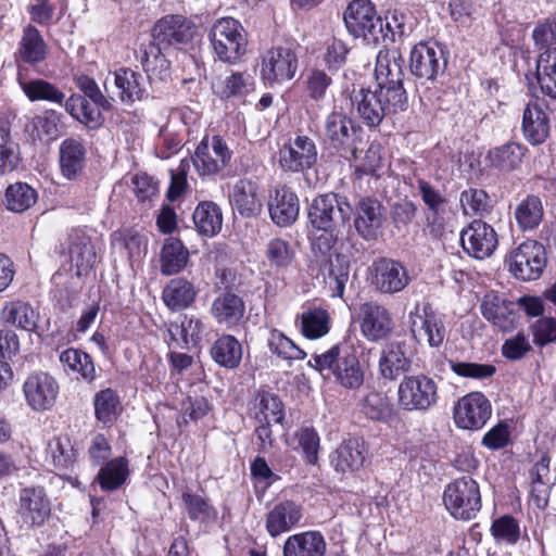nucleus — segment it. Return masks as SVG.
<instances>
[{
  "label": "nucleus",
  "instance_id": "nucleus-57",
  "mask_svg": "<svg viewBox=\"0 0 556 556\" xmlns=\"http://www.w3.org/2000/svg\"><path fill=\"white\" fill-rule=\"evenodd\" d=\"M2 314L5 323L21 329L31 331L37 327L38 313L26 302H10L4 306Z\"/></svg>",
  "mask_w": 556,
  "mask_h": 556
},
{
  "label": "nucleus",
  "instance_id": "nucleus-38",
  "mask_svg": "<svg viewBox=\"0 0 556 556\" xmlns=\"http://www.w3.org/2000/svg\"><path fill=\"white\" fill-rule=\"evenodd\" d=\"M418 195L421 198L429 214L427 215V224L431 231H435L441 227L440 217L445 213L448 203L446 197L430 181L424 178H417L414 185Z\"/></svg>",
  "mask_w": 556,
  "mask_h": 556
},
{
  "label": "nucleus",
  "instance_id": "nucleus-63",
  "mask_svg": "<svg viewBox=\"0 0 556 556\" xmlns=\"http://www.w3.org/2000/svg\"><path fill=\"white\" fill-rule=\"evenodd\" d=\"M66 0H36V3L28 8L30 20L41 26L49 25L55 12L59 18L65 13Z\"/></svg>",
  "mask_w": 556,
  "mask_h": 556
},
{
  "label": "nucleus",
  "instance_id": "nucleus-29",
  "mask_svg": "<svg viewBox=\"0 0 556 556\" xmlns=\"http://www.w3.org/2000/svg\"><path fill=\"white\" fill-rule=\"evenodd\" d=\"M116 89V96L124 104H132L147 98L146 78L129 67H119L110 73Z\"/></svg>",
  "mask_w": 556,
  "mask_h": 556
},
{
  "label": "nucleus",
  "instance_id": "nucleus-58",
  "mask_svg": "<svg viewBox=\"0 0 556 556\" xmlns=\"http://www.w3.org/2000/svg\"><path fill=\"white\" fill-rule=\"evenodd\" d=\"M515 218L518 226L523 230L535 229L543 218L542 201L536 195H528L515 210Z\"/></svg>",
  "mask_w": 556,
  "mask_h": 556
},
{
  "label": "nucleus",
  "instance_id": "nucleus-11",
  "mask_svg": "<svg viewBox=\"0 0 556 556\" xmlns=\"http://www.w3.org/2000/svg\"><path fill=\"white\" fill-rule=\"evenodd\" d=\"M232 151L220 135L204 136L198 144L192 162L201 177H215L230 163Z\"/></svg>",
  "mask_w": 556,
  "mask_h": 556
},
{
  "label": "nucleus",
  "instance_id": "nucleus-27",
  "mask_svg": "<svg viewBox=\"0 0 556 556\" xmlns=\"http://www.w3.org/2000/svg\"><path fill=\"white\" fill-rule=\"evenodd\" d=\"M303 518L302 506L291 500L276 503L266 514L265 528L269 536L278 538L298 527Z\"/></svg>",
  "mask_w": 556,
  "mask_h": 556
},
{
  "label": "nucleus",
  "instance_id": "nucleus-41",
  "mask_svg": "<svg viewBox=\"0 0 556 556\" xmlns=\"http://www.w3.org/2000/svg\"><path fill=\"white\" fill-rule=\"evenodd\" d=\"M198 294L194 285L184 278H173L165 286L162 300L164 304L173 312H179L192 305Z\"/></svg>",
  "mask_w": 556,
  "mask_h": 556
},
{
  "label": "nucleus",
  "instance_id": "nucleus-31",
  "mask_svg": "<svg viewBox=\"0 0 556 556\" xmlns=\"http://www.w3.org/2000/svg\"><path fill=\"white\" fill-rule=\"evenodd\" d=\"M367 450L365 442L359 438H349L331 454V465L337 472H354L365 463Z\"/></svg>",
  "mask_w": 556,
  "mask_h": 556
},
{
  "label": "nucleus",
  "instance_id": "nucleus-34",
  "mask_svg": "<svg viewBox=\"0 0 556 556\" xmlns=\"http://www.w3.org/2000/svg\"><path fill=\"white\" fill-rule=\"evenodd\" d=\"M327 543L319 531L290 535L283 543L282 556H325Z\"/></svg>",
  "mask_w": 556,
  "mask_h": 556
},
{
  "label": "nucleus",
  "instance_id": "nucleus-53",
  "mask_svg": "<svg viewBox=\"0 0 556 556\" xmlns=\"http://www.w3.org/2000/svg\"><path fill=\"white\" fill-rule=\"evenodd\" d=\"M128 476V460L125 457H116L101 466L97 481L102 491L111 492L119 489Z\"/></svg>",
  "mask_w": 556,
  "mask_h": 556
},
{
  "label": "nucleus",
  "instance_id": "nucleus-5",
  "mask_svg": "<svg viewBox=\"0 0 556 556\" xmlns=\"http://www.w3.org/2000/svg\"><path fill=\"white\" fill-rule=\"evenodd\" d=\"M443 503L455 519L476 518L482 506L478 482L470 476L454 479L444 489Z\"/></svg>",
  "mask_w": 556,
  "mask_h": 556
},
{
  "label": "nucleus",
  "instance_id": "nucleus-39",
  "mask_svg": "<svg viewBox=\"0 0 556 556\" xmlns=\"http://www.w3.org/2000/svg\"><path fill=\"white\" fill-rule=\"evenodd\" d=\"M325 283L332 298H343L350 277V262L345 255L334 254L320 263Z\"/></svg>",
  "mask_w": 556,
  "mask_h": 556
},
{
  "label": "nucleus",
  "instance_id": "nucleus-19",
  "mask_svg": "<svg viewBox=\"0 0 556 556\" xmlns=\"http://www.w3.org/2000/svg\"><path fill=\"white\" fill-rule=\"evenodd\" d=\"M464 251L478 260L491 256L498 244L497 233L492 226L476 219L460 231Z\"/></svg>",
  "mask_w": 556,
  "mask_h": 556
},
{
  "label": "nucleus",
  "instance_id": "nucleus-7",
  "mask_svg": "<svg viewBox=\"0 0 556 556\" xmlns=\"http://www.w3.org/2000/svg\"><path fill=\"white\" fill-rule=\"evenodd\" d=\"M277 161L281 172L303 174L313 168L318 161L317 144L312 137L295 134L279 148Z\"/></svg>",
  "mask_w": 556,
  "mask_h": 556
},
{
  "label": "nucleus",
  "instance_id": "nucleus-20",
  "mask_svg": "<svg viewBox=\"0 0 556 556\" xmlns=\"http://www.w3.org/2000/svg\"><path fill=\"white\" fill-rule=\"evenodd\" d=\"M370 273L371 285L384 294L401 292L410 281L407 268L392 258L376 260L370 267Z\"/></svg>",
  "mask_w": 556,
  "mask_h": 556
},
{
  "label": "nucleus",
  "instance_id": "nucleus-54",
  "mask_svg": "<svg viewBox=\"0 0 556 556\" xmlns=\"http://www.w3.org/2000/svg\"><path fill=\"white\" fill-rule=\"evenodd\" d=\"M301 332L311 340L326 336L330 330L329 313L319 306H308L300 315Z\"/></svg>",
  "mask_w": 556,
  "mask_h": 556
},
{
  "label": "nucleus",
  "instance_id": "nucleus-22",
  "mask_svg": "<svg viewBox=\"0 0 556 556\" xmlns=\"http://www.w3.org/2000/svg\"><path fill=\"white\" fill-rule=\"evenodd\" d=\"M409 327L413 337L425 341L430 348L439 349L447 334L444 316L433 312L430 307L424 308V314L417 312L409 314Z\"/></svg>",
  "mask_w": 556,
  "mask_h": 556
},
{
  "label": "nucleus",
  "instance_id": "nucleus-51",
  "mask_svg": "<svg viewBox=\"0 0 556 556\" xmlns=\"http://www.w3.org/2000/svg\"><path fill=\"white\" fill-rule=\"evenodd\" d=\"M213 361L228 369L237 368L242 359L241 343L231 334L218 337L210 350Z\"/></svg>",
  "mask_w": 556,
  "mask_h": 556
},
{
  "label": "nucleus",
  "instance_id": "nucleus-49",
  "mask_svg": "<svg viewBox=\"0 0 556 556\" xmlns=\"http://www.w3.org/2000/svg\"><path fill=\"white\" fill-rule=\"evenodd\" d=\"M189 262V251L184 243L174 237L165 239L161 250V273L172 276L185 269Z\"/></svg>",
  "mask_w": 556,
  "mask_h": 556
},
{
  "label": "nucleus",
  "instance_id": "nucleus-30",
  "mask_svg": "<svg viewBox=\"0 0 556 556\" xmlns=\"http://www.w3.org/2000/svg\"><path fill=\"white\" fill-rule=\"evenodd\" d=\"M268 211L271 220L277 226L288 227L299 216V198L290 188H276L269 197Z\"/></svg>",
  "mask_w": 556,
  "mask_h": 556
},
{
  "label": "nucleus",
  "instance_id": "nucleus-12",
  "mask_svg": "<svg viewBox=\"0 0 556 556\" xmlns=\"http://www.w3.org/2000/svg\"><path fill=\"white\" fill-rule=\"evenodd\" d=\"M399 404L405 410L425 412L439 400L435 381L426 375L405 377L397 390Z\"/></svg>",
  "mask_w": 556,
  "mask_h": 556
},
{
  "label": "nucleus",
  "instance_id": "nucleus-15",
  "mask_svg": "<svg viewBox=\"0 0 556 556\" xmlns=\"http://www.w3.org/2000/svg\"><path fill=\"white\" fill-rule=\"evenodd\" d=\"M296 70L298 56L290 48H271L262 58L261 77L268 87L291 80Z\"/></svg>",
  "mask_w": 556,
  "mask_h": 556
},
{
  "label": "nucleus",
  "instance_id": "nucleus-35",
  "mask_svg": "<svg viewBox=\"0 0 556 556\" xmlns=\"http://www.w3.org/2000/svg\"><path fill=\"white\" fill-rule=\"evenodd\" d=\"M245 304L242 298L232 293L224 292L216 296L210 308V313L219 325L232 327L243 318Z\"/></svg>",
  "mask_w": 556,
  "mask_h": 556
},
{
  "label": "nucleus",
  "instance_id": "nucleus-23",
  "mask_svg": "<svg viewBox=\"0 0 556 556\" xmlns=\"http://www.w3.org/2000/svg\"><path fill=\"white\" fill-rule=\"evenodd\" d=\"M50 511V501L42 486H26L20 491L17 514L27 528L41 526Z\"/></svg>",
  "mask_w": 556,
  "mask_h": 556
},
{
  "label": "nucleus",
  "instance_id": "nucleus-48",
  "mask_svg": "<svg viewBox=\"0 0 556 556\" xmlns=\"http://www.w3.org/2000/svg\"><path fill=\"white\" fill-rule=\"evenodd\" d=\"M526 148L522 144L510 141L491 149L485 160L494 169L501 173H509L520 166Z\"/></svg>",
  "mask_w": 556,
  "mask_h": 556
},
{
  "label": "nucleus",
  "instance_id": "nucleus-56",
  "mask_svg": "<svg viewBox=\"0 0 556 556\" xmlns=\"http://www.w3.org/2000/svg\"><path fill=\"white\" fill-rule=\"evenodd\" d=\"M254 89V79L247 72H231L214 86L215 93L222 99L242 98Z\"/></svg>",
  "mask_w": 556,
  "mask_h": 556
},
{
  "label": "nucleus",
  "instance_id": "nucleus-3",
  "mask_svg": "<svg viewBox=\"0 0 556 556\" xmlns=\"http://www.w3.org/2000/svg\"><path fill=\"white\" fill-rule=\"evenodd\" d=\"M208 38L216 58L222 62L236 64L247 52V31L233 17L218 18L212 25Z\"/></svg>",
  "mask_w": 556,
  "mask_h": 556
},
{
  "label": "nucleus",
  "instance_id": "nucleus-59",
  "mask_svg": "<svg viewBox=\"0 0 556 556\" xmlns=\"http://www.w3.org/2000/svg\"><path fill=\"white\" fill-rule=\"evenodd\" d=\"M267 345L271 354L287 361L289 365L293 361H302L306 357V353L301 348L277 329L270 331Z\"/></svg>",
  "mask_w": 556,
  "mask_h": 556
},
{
  "label": "nucleus",
  "instance_id": "nucleus-40",
  "mask_svg": "<svg viewBox=\"0 0 556 556\" xmlns=\"http://www.w3.org/2000/svg\"><path fill=\"white\" fill-rule=\"evenodd\" d=\"M65 111L80 124H84L89 129L99 128L104 117L101 113V105L86 99L81 94H72L68 99L65 98L63 105Z\"/></svg>",
  "mask_w": 556,
  "mask_h": 556
},
{
  "label": "nucleus",
  "instance_id": "nucleus-37",
  "mask_svg": "<svg viewBox=\"0 0 556 556\" xmlns=\"http://www.w3.org/2000/svg\"><path fill=\"white\" fill-rule=\"evenodd\" d=\"M163 50L160 46L151 42L140 46L138 60L150 83L166 81L170 77L169 61Z\"/></svg>",
  "mask_w": 556,
  "mask_h": 556
},
{
  "label": "nucleus",
  "instance_id": "nucleus-16",
  "mask_svg": "<svg viewBox=\"0 0 556 556\" xmlns=\"http://www.w3.org/2000/svg\"><path fill=\"white\" fill-rule=\"evenodd\" d=\"M59 392L56 379L43 371L28 375L23 383L25 402L34 412L50 410L56 403Z\"/></svg>",
  "mask_w": 556,
  "mask_h": 556
},
{
  "label": "nucleus",
  "instance_id": "nucleus-47",
  "mask_svg": "<svg viewBox=\"0 0 556 556\" xmlns=\"http://www.w3.org/2000/svg\"><path fill=\"white\" fill-rule=\"evenodd\" d=\"M249 414L257 422L282 424L285 419L283 404L280 399L269 392H258L250 403Z\"/></svg>",
  "mask_w": 556,
  "mask_h": 556
},
{
  "label": "nucleus",
  "instance_id": "nucleus-18",
  "mask_svg": "<svg viewBox=\"0 0 556 556\" xmlns=\"http://www.w3.org/2000/svg\"><path fill=\"white\" fill-rule=\"evenodd\" d=\"M491 414V403L481 392L466 394L454 406V421L458 428L465 430L481 429Z\"/></svg>",
  "mask_w": 556,
  "mask_h": 556
},
{
  "label": "nucleus",
  "instance_id": "nucleus-4",
  "mask_svg": "<svg viewBox=\"0 0 556 556\" xmlns=\"http://www.w3.org/2000/svg\"><path fill=\"white\" fill-rule=\"evenodd\" d=\"M351 100L363 123L370 128L378 127L384 117L407 109V104L401 100V94L389 96L378 88H362L354 91Z\"/></svg>",
  "mask_w": 556,
  "mask_h": 556
},
{
  "label": "nucleus",
  "instance_id": "nucleus-42",
  "mask_svg": "<svg viewBox=\"0 0 556 556\" xmlns=\"http://www.w3.org/2000/svg\"><path fill=\"white\" fill-rule=\"evenodd\" d=\"M181 503L188 518L201 526H207L217 520V509L210 503V500L186 488L181 492Z\"/></svg>",
  "mask_w": 556,
  "mask_h": 556
},
{
  "label": "nucleus",
  "instance_id": "nucleus-36",
  "mask_svg": "<svg viewBox=\"0 0 556 556\" xmlns=\"http://www.w3.org/2000/svg\"><path fill=\"white\" fill-rule=\"evenodd\" d=\"M412 366V359L406 354L405 345L391 342L383 346L379 358V371L384 379L395 380L406 374Z\"/></svg>",
  "mask_w": 556,
  "mask_h": 556
},
{
  "label": "nucleus",
  "instance_id": "nucleus-50",
  "mask_svg": "<svg viewBox=\"0 0 556 556\" xmlns=\"http://www.w3.org/2000/svg\"><path fill=\"white\" fill-rule=\"evenodd\" d=\"M47 53L48 47L40 31L34 25H27L18 45V59L27 64H37L45 61Z\"/></svg>",
  "mask_w": 556,
  "mask_h": 556
},
{
  "label": "nucleus",
  "instance_id": "nucleus-8",
  "mask_svg": "<svg viewBox=\"0 0 556 556\" xmlns=\"http://www.w3.org/2000/svg\"><path fill=\"white\" fill-rule=\"evenodd\" d=\"M507 263L510 274L516 279L522 281L536 280L546 267L545 247L536 240H527L510 252Z\"/></svg>",
  "mask_w": 556,
  "mask_h": 556
},
{
  "label": "nucleus",
  "instance_id": "nucleus-1",
  "mask_svg": "<svg viewBox=\"0 0 556 556\" xmlns=\"http://www.w3.org/2000/svg\"><path fill=\"white\" fill-rule=\"evenodd\" d=\"M307 365L318 371L326 380H332L345 390H358L365 379V372L361 366L352 344L339 343L329 350L314 354Z\"/></svg>",
  "mask_w": 556,
  "mask_h": 556
},
{
  "label": "nucleus",
  "instance_id": "nucleus-14",
  "mask_svg": "<svg viewBox=\"0 0 556 556\" xmlns=\"http://www.w3.org/2000/svg\"><path fill=\"white\" fill-rule=\"evenodd\" d=\"M375 77L377 88L389 96L401 94L403 103L408 104L403 86V60L397 51H379L376 61Z\"/></svg>",
  "mask_w": 556,
  "mask_h": 556
},
{
  "label": "nucleus",
  "instance_id": "nucleus-28",
  "mask_svg": "<svg viewBox=\"0 0 556 556\" xmlns=\"http://www.w3.org/2000/svg\"><path fill=\"white\" fill-rule=\"evenodd\" d=\"M480 309L482 316L500 330L507 331L514 327L515 303L505 294L495 291L485 293Z\"/></svg>",
  "mask_w": 556,
  "mask_h": 556
},
{
  "label": "nucleus",
  "instance_id": "nucleus-33",
  "mask_svg": "<svg viewBox=\"0 0 556 556\" xmlns=\"http://www.w3.org/2000/svg\"><path fill=\"white\" fill-rule=\"evenodd\" d=\"M521 128L525 139L532 146L542 144L547 139L549 118L538 102H530L525 108Z\"/></svg>",
  "mask_w": 556,
  "mask_h": 556
},
{
  "label": "nucleus",
  "instance_id": "nucleus-46",
  "mask_svg": "<svg viewBox=\"0 0 556 556\" xmlns=\"http://www.w3.org/2000/svg\"><path fill=\"white\" fill-rule=\"evenodd\" d=\"M17 83L30 102L46 101L62 106L65 101V93L43 78L28 79L18 74Z\"/></svg>",
  "mask_w": 556,
  "mask_h": 556
},
{
  "label": "nucleus",
  "instance_id": "nucleus-21",
  "mask_svg": "<svg viewBox=\"0 0 556 556\" xmlns=\"http://www.w3.org/2000/svg\"><path fill=\"white\" fill-rule=\"evenodd\" d=\"M324 134L330 144L341 150V155L357 159V147L355 146L356 129L353 121L343 112L333 111L327 115L324 124Z\"/></svg>",
  "mask_w": 556,
  "mask_h": 556
},
{
  "label": "nucleus",
  "instance_id": "nucleus-45",
  "mask_svg": "<svg viewBox=\"0 0 556 556\" xmlns=\"http://www.w3.org/2000/svg\"><path fill=\"white\" fill-rule=\"evenodd\" d=\"M549 463V456L544 454L530 470V496L533 504L540 509H544L548 504L551 491Z\"/></svg>",
  "mask_w": 556,
  "mask_h": 556
},
{
  "label": "nucleus",
  "instance_id": "nucleus-61",
  "mask_svg": "<svg viewBox=\"0 0 556 556\" xmlns=\"http://www.w3.org/2000/svg\"><path fill=\"white\" fill-rule=\"evenodd\" d=\"M7 207L12 212H24L37 201V192L25 182H16L5 191Z\"/></svg>",
  "mask_w": 556,
  "mask_h": 556
},
{
  "label": "nucleus",
  "instance_id": "nucleus-25",
  "mask_svg": "<svg viewBox=\"0 0 556 556\" xmlns=\"http://www.w3.org/2000/svg\"><path fill=\"white\" fill-rule=\"evenodd\" d=\"M362 334L371 342L386 339L393 329L390 312L377 302L362 304L358 313Z\"/></svg>",
  "mask_w": 556,
  "mask_h": 556
},
{
  "label": "nucleus",
  "instance_id": "nucleus-52",
  "mask_svg": "<svg viewBox=\"0 0 556 556\" xmlns=\"http://www.w3.org/2000/svg\"><path fill=\"white\" fill-rule=\"evenodd\" d=\"M192 218L198 232L204 237L216 236L223 226L220 207L212 201L199 203Z\"/></svg>",
  "mask_w": 556,
  "mask_h": 556
},
{
  "label": "nucleus",
  "instance_id": "nucleus-43",
  "mask_svg": "<svg viewBox=\"0 0 556 556\" xmlns=\"http://www.w3.org/2000/svg\"><path fill=\"white\" fill-rule=\"evenodd\" d=\"M205 326L203 320L195 315L185 314L180 323L170 324L168 334L178 346L190 349L200 343Z\"/></svg>",
  "mask_w": 556,
  "mask_h": 556
},
{
  "label": "nucleus",
  "instance_id": "nucleus-55",
  "mask_svg": "<svg viewBox=\"0 0 556 556\" xmlns=\"http://www.w3.org/2000/svg\"><path fill=\"white\" fill-rule=\"evenodd\" d=\"M59 358L65 370L77 374L88 382L96 379V367L92 357L83 350L68 348L60 353Z\"/></svg>",
  "mask_w": 556,
  "mask_h": 556
},
{
  "label": "nucleus",
  "instance_id": "nucleus-6",
  "mask_svg": "<svg viewBox=\"0 0 556 556\" xmlns=\"http://www.w3.org/2000/svg\"><path fill=\"white\" fill-rule=\"evenodd\" d=\"M343 20L348 31L368 45L386 40L388 36L383 29V20L369 0H353L348 5Z\"/></svg>",
  "mask_w": 556,
  "mask_h": 556
},
{
  "label": "nucleus",
  "instance_id": "nucleus-26",
  "mask_svg": "<svg viewBox=\"0 0 556 556\" xmlns=\"http://www.w3.org/2000/svg\"><path fill=\"white\" fill-rule=\"evenodd\" d=\"M384 220V208L379 200L371 197L358 200L355 205L354 227L363 239L376 240L382 232Z\"/></svg>",
  "mask_w": 556,
  "mask_h": 556
},
{
  "label": "nucleus",
  "instance_id": "nucleus-32",
  "mask_svg": "<svg viewBox=\"0 0 556 556\" xmlns=\"http://www.w3.org/2000/svg\"><path fill=\"white\" fill-rule=\"evenodd\" d=\"M87 149L83 140L66 138L59 147L61 174L67 180L77 179L86 165Z\"/></svg>",
  "mask_w": 556,
  "mask_h": 556
},
{
  "label": "nucleus",
  "instance_id": "nucleus-62",
  "mask_svg": "<svg viewBox=\"0 0 556 556\" xmlns=\"http://www.w3.org/2000/svg\"><path fill=\"white\" fill-rule=\"evenodd\" d=\"M93 404L98 421L104 426L111 425L116 417V408L119 404L116 392L110 388L99 391L94 395Z\"/></svg>",
  "mask_w": 556,
  "mask_h": 556
},
{
  "label": "nucleus",
  "instance_id": "nucleus-64",
  "mask_svg": "<svg viewBox=\"0 0 556 556\" xmlns=\"http://www.w3.org/2000/svg\"><path fill=\"white\" fill-rule=\"evenodd\" d=\"M362 408L364 414L379 421L388 420L392 415V405L388 397L380 392H369L363 400Z\"/></svg>",
  "mask_w": 556,
  "mask_h": 556
},
{
  "label": "nucleus",
  "instance_id": "nucleus-9",
  "mask_svg": "<svg viewBox=\"0 0 556 556\" xmlns=\"http://www.w3.org/2000/svg\"><path fill=\"white\" fill-rule=\"evenodd\" d=\"M447 53L437 41H421L409 53V71L421 81H434L444 74Z\"/></svg>",
  "mask_w": 556,
  "mask_h": 556
},
{
  "label": "nucleus",
  "instance_id": "nucleus-17",
  "mask_svg": "<svg viewBox=\"0 0 556 556\" xmlns=\"http://www.w3.org/2000/svg\"><path fill=\"white\" fill-rule=\"evenodd\" d=\"M197 31L195 25L184 15H166L159 20L150 41L163 49L189 43Z\"/></svg>",
  "mask_w": 556,
  "mask_h": 556
},
{
  "label": "nucleus",
  "instance_id": "nucleus-44",
  "mask_svg": "<svg viewBox=\"0 0 556 556\" xmlns=\"http://www.w3.org/2000/svg\"><path fill=\"white\" fill-rule=\"evenodd\" d=\"M62 128V114L54 110H46L33 117L28 131L34 141L49 144L60 137Z\"/></svg>",
  "mask_w": 556,
  "mask_h": 556
},
{
  "label": "nucleus",
  "instance_id": "nucleus-10",
  "mask_svg": "<svg viewBox=\"0 0 556 556\" xmlns=\"http://www.w3.org/2000/svg\"><path fill=\"white\" fill-rule=\"evenodd\" d=\"M352 211L346 198L329 192L313 199L307 216L313 228H342L350 219Z\"/></svg>",
  "mask_w": 556,
  "mask_h": 556
},
{
  "label": "nucleus",
  "instance_id": "nucleus-13",
  "mask_svg": "<svg viewBox=\"0 0 556 556\" xmlns=\"http://www.w3.org/2000/svg\"><path fill=\"white\" fill-rule=\"evenodd\" d=\"M96 233L87 228H73L62 243L77 277L88 275L97 262Z\"/></svg>",
  "mask_w": 556,
  "mask_h": 556
},
{
  "label": "nucleus",
  "instance_id": "nucleus-2",
  "mask_svg": "<svg viewBox=\"0 0 556 556\" xmlns=\"http://www.w3.org/2000/svg\"><path fill=\"white\" fill-rule=\"evenodd\" d=\"M532 38L541 51L536 61L541 90L556 99V14L538 22Z\"/></svg>",
  "mask_w": 556,
  "mask_h": 556
},
{
  "label": "nucleus",
  "instance_id": "nucleus-60",
  "mask_svg": "<svg viewBox=\"0 0 556 556\" xmlns=\"http://www.w3.org/2000/svg\"><path fill=\"white\" fill-rule=\"evenodd\" d=\"M48 454L56 469L72 467L76 459V450L67 435L54 437L49 441Z\"/></svg>",
  "mask_w": 556,
  "mask_h": 556
},
{
  "label": "nucleus",
  "instance_id": "nucleus-24",
  "mask_svg": "<svg viewBox=\"0 0 556 556\" xmlns=\"http://www.w3.org/2000/svg\"><path fill=\"white\" fill-rule=\"evenodd\" d=\"M264 191L257 181L250 178L238 179L229 192V202L238 214L245 218L257 216L263 208Z\"/></svg>",
  "mask_w": 556,
  "mask_h": 556
}]
</instances>
